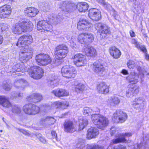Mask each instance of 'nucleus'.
Here are the masks:
<instances>
[{"instance_id":"obj_60","label":"nucleus","mask_w":149,"mask_h":149,"mask_svg":"<svg viewBox=\"0 0 149 149\" xmlns=\"http://www.w3.org/2000/svg\"><path fill=\"white\" fill-rule=\"evenodd\" d=\"M122 73L124 75H127L128 74V72L125 69H123L122 70Z\"/></svg>"},{"instance_id":"obj_2","label":"nucleus","mask_w":149,"mask_h":149,"mask_svg":"<svg viewBox=\"0 0 149 149\" xmlns=\"http://www.w3.org/2000/svg\"><path fill=\"white\" fill-rule=\"evenodd\" d=\"M62 19L61 17L58 16L56 18L53 17V19H50L48 20H42L39 21L37 24V28L38 30L41 32L45 31H49L52 29V26L51 24L53 22H59Z\"/></svg>"},{"instance_id":"obj_38","label":"nucleus","mask_w":149,"mask_h":149,"mask_svg":"<svg viewBox=\"0 0 149 149\" xmlns=\"http://www.w3.org/2000/svg\"><path fill=\"white\" fill-rule=\"evenodd\" d=\"M1 86L4 90L7 91L11 89L12 85L10 82H4L2 83Z\"/></svg>"},{"instance_id":"obj_20","label":"nucleus","mask_w":149,"mask_h":149,"mask_svg":"<svg viewBox=\"0 0 149 149\" xmlns=\"http://www.w3.org/2000/svg\"><path fill=\"white\" fill-rule=\"evenodd\" d=\"M64 130L67 132H73L75 130L73 122L70 120L65 121L64 123Z\"/></svg>"},{"instance_id":"obj_5","label":"nucleus","mask_w":149,"mask_h":149,"mask_svg":"<svg viewBox=\"0 0 149 149\" xmlns=\"http://www.w3.org/2000/svg\"><path fill=\"white\" fill-rule=\"evenodd\" d=\"M61 72L63 76L68 79L74 78L77 74L76 69L70 65L63 66L61 69Z\"/></svg>"},{"instance_id":"obj_59","label":"nucleus","mask_w":149,"mask_h":149,"mask_svg":"<svg viewBox=\"0 0 149 149\" xmlns=\"http://www.w3.org/2000/svg\"><path fill=\"white\" fill-rule=\"evenodd\" d=\"M130 36L132 37H134L135 36V33L132 30L130 31Z\"/></svg>"},{"instance_id":"obj_12","label":"nucleus","mask_w":149,"mask_h":149,"mask_svg":"<svg viewBox=\"0 0 149 149\" xmlns=\"http://www.w3.org/2000/svg\"><path fill=\"white\" fill-rule=\"evenodd\" d=\"M127 118V116L126 113L120 110H118L113 114L112 120L115 123H122L124 122Z\"/></svg>"},{"instance_id":"obj_50","label":"nucleus","mask_w":149,"mask_h":149,"mask_svg":"<svg viewBox=\"0 0 149 149\" xmlns=\"http://www.w3.org/2000/svg\"><path fill=\"white\" fill-rule=\"evenodd\" d=\"M40 134H39L37 137L39 138V140L42 143H45L46 142V140L43 137L41 136Z\"/></svg>"},{"instance_id":"obj_34","label":"nucleus","mask_w":149,"mask_h":149,"mask_svg":"<svg viewBox=\"0 0 149 149\" xmlns=\"http://www.w3.org/2000/svg\"><path fill=\"white\" fill-rule=\"evenodd\" d=\"M21 107L17 105H13L12 107V113H9L10 116L11 117L13 116V114H18L21 112Z\"/></svg>"},{"instance_id":"obj_54","label":"nucleus","mask_w":149,"mask_h":149,"mask_svg":"<svg viewBox=\"0 0 149 149\" xmlns=\"http://www.w3.org/2000/svg\"><path fill=\"white\" fill-rule=\"evenodd\" d=\"M139 48L143 52L146 53L147 52V50L145 47L144 46H141L139 47Z\"/></svg>"},{"instance_id":"obj_53","label":"nucleus","mask_w":149,"mask_h":149,"mask_svg":"<svg viewBox=\"0 0 149 149\" xmlns=\"http://www.w3.org/2000/svg\"><path fill=\"white\" fill-rule=\"evenodd\" d=\"M111 134L112 136L116 132V129L114 127H112L111 129Z\"/></svg>"},{"instance_id":"obj_39","label":"nucleus","mask_w":149,"mask_h":149,"mask_svg":"<svg viewBox=\"0 0 149 149\" xmlns=\"http://www.w3.org/2000/svg\"><path fill=\"white\" fill-rule=\"evenodd\" d=\"M22 96V94L21 93L13 92L11 93V98L16 100H18L21 98Z\"/></svg>"},{"instance_id":"obj_18","label":"nucleus","mask_w":149,"mask_h":149,"mask_svg":"<svg viewBox=\"0 0 149 149\" xmlns=\"http://www.w3.org/2000/svg\"><path fill=\"white\" fill-rule=\"evenodd\" d=\"M139 87L136 85H129L127 88L126 95L128 97H131L138 93Z\"/></svg>"},{"instance_id":"obj_29","label":"nucleus","mask_w":149,"mask_h":149,"mask_svg":"<svg viewBox=\"0 0 149 149\" xmlns=\"http://www.w3.org/2000/svg\"><path fill=\"white\" fill-rule=\"evenodd\" d=\"M120 102L119 97L116 96L111 97L108 101V103L111 106L116 107L118 105Z\"/></svg>"},{"instance_id":"obj_58","label":"nucleus","mask_w":149,"mask_h":149,"mask_svg":"<svg viewBox=\"0 0 149 149\" xmlns=\"http://www.w3.org/2000/svg\"><path fill=\"white\" fill-rule=\"evenodd\" d=\"M51 134L54 138H56L57 135L56 132L54 131H52L51 132Z\"/></svg>"},{"instance_id":"obj_42","label":"nucleus","mask_w":149,"mask_h":149,"mask_svg":"<svg viewBox=\"0 0 149 149\" xmlns=\"http://www.w3.org/2000/svg\"><path fill=\"white\" fill-rule=\"evenodd\" d=\"M134 102L136 103H138L140 105L143 104V105H145L146 104V102L144 101V100L142 97H139L136 98L134 100Z\"/></svg>"},{"instance_id":"obj_51","label":"nucleus","mask_w":149,"mask_h":149,"mask_svg":"<svg viewBox=\"0 0 149 149\" xmlns=\"http://www.w3.org/2000/svg\"><path fill=\"white\" fill-rule=\"evenodd\" d=\"M61 102H56L54 103V105L56 108H61Z\"/></svg>"},{"instance_id":"obj_19","label":"nucleus","mask_w":149,"mask_h":149,"mask_svg":"<svg viewBox=\"0 0 149 149\" xmlns=\"http://www.w3.org/2000/svg\"><path fill=\"white\" fill-rule=\"evenodd\" d=\"M88 15L91 19L95 21L99 20L101 17L100 12L95 8H92L89 10Z\"/></svg>"},{"instance_id":"obj_55","label":"nucleus","mask_w":149,"mask_h":149,"mask_svg":"<svg viewBox=\"0 0 149 149\" xmlns=\"http://www.w3.org/2000/svg\"><path fill=\"white\" fill-rule=\"evenodd\" d=\"M88 149H104L102 147H100L98 146H93L91 147L90 148Z\"/></svg>"},{"instance_id":"obj_11","label":"nucleus","mask_w":149,"mask_h":149,"mask_svg":"<svg viewBox=\"0 0 149 149\" xmlns=\"http://www.w3.org/2000/svg\"><path fill=\"white\" fill-rule=\"evenodd\" d=\"M74 64L77 67L84 66L87 63L85 56L80 53L76 54L72 57Z\"/></svg>"},{"instance_id":"obj_45","label":"nucleus","mask_w":149,"mask_h":149,"mask_svg":"<svg viewBox=\"0 0 149 149\" xmlns=\"http://www.w3.org/2000/svg\"><path fill=\"white\" fill-rule=\"evenodd\" d=\"M12 104L9 101L8 98L7 100L6 101H5V103L3 104V107H4L8 108L11 107Z\"/></svg>"},{"instance_id":"obj_13","label":"nucleus","mask_w":149,"mask_h":149,"mask_svg":"<svg viewBox=\"0 0 149 149\" xmlns=\"http://www.w3.org/2000/svg\"><path fill=\"white\" fill-rule=\"evenodd\" d=\"M97 29L100 33L101 38H103L111 33L109 28L105 24L101 23L97 24Z\"/></svg>"},{"instance_id":"obj_41","label":"nucleus","mask_w":149,"mask_h":149,"mask_svg":"<svg viewBox=\"0 0 149 149\" xmlns=\"http://www.w3.org/2000/svg\"><path fill=\"white\" fill-rule=\"evenodd\" d=\"M92 112V109L89 107H85L83 108V113L86 116L91 115Z\"/></svg>"},{"instance_id":"obj_61","label":"nucleus","mask_w":149,"mask_h":149,"mask_svg":"<svg viewBox=\"0 0 149 149\" xmlns=\"http://www.w3.org/2000/svg\"><path fill=\"white\" fill-rule=\"evenodd\" d=\"M3 40V37L1 35H0V44H1Z\"/></svg>"},{"instance_id":"obj_52","label":"nucleus","mask_w":149,"mask_h":149,"mask_svg":"<svg viewBox=\"0 0 149 149\" xmlns=\"http://www.w3.org/2000/svg\"><path fill=\"white\" fill-rule=\"evenodd\" d=\"M112 149H126V148L125 147L123 146L120 145L118 146H115Z\"/></svg>"},{"instance_id":"obj_31","label":"nucleus","mask_w":149,"mask_h":149,"mask_svg":"<svg viewBox=\"0 0 149 149\" xmlns=\"http://www.w3.org/2000/svg\"><path fill=\"white\" fill-rule=\"evenodd\" d=\"M56 121V119L53 117L51 116H47L43 118L40 120L41 122L42 123L49 125L54 124Z\"/></svg>"},{"instance_id":"obj_40","label":"nucleus","mask_w":149,"mask_h":149,"mask_svg":"<svg viewBox=\"0 0 149 149\" xmlns=\"http://www.w3.org/2000/svg\"><path fill=\"white\" fill-rule=\"evenodd\" d=\"M85 87V86L84 84L81 83H79L75 86V91L78 93H80L84 90Z\"/></svg>"},{"instance_id":"obj_44","label":"nucleus","mask_w":149,"mask_h":149,"mask_svg":"<svg viewBox=\"0 0 149 149\" xmlns=\"http://www.w3.org/2000/svg\"><path fill=\"white\" fill-rule=\"evenodd\" d=\"M8 28V26L6 23L0 24V29L2 31H5Z\"/></svg>"},{"instance_id":"obj_46","label":"nucleus","mask_w":149,"mask_h":149,"mask_svg":"<svg viewBox=\"0 0 149 149\" xmlns=\"http://www.w3.org/2000/svg\"><path fill=\"white\" fill-rule=\"evenodd\" d=\"M8 98L5 96H0V104L3 106V104L5 103Z\"/></svg>"},{"instance_id":"obj_49","label":"nucleus","mask_w":149,"mask_h":149,"mask_svg":"<svg viewBox=\"0 0 149 149\" xmlns=\"http://www.w3.org/2000/svg\"><path fill=\"white\" fill-rule=\"evenodd\" d=\"M69 106L68 103L67 102H61V108L62 109H66Z\"/></svg>"},{"instance_id":"obj_8","label":"nucleus","mask_w":149,"mask_h":149,"mask_svg":"<svg viewBox=\"0 0 149 149\" xmlns=\"http://www.w3.org/2000/svg\"><path fill=\"white\" fill-rule=\"evenodd\" d=\"M24 112L29 115H35L40 111L39 107L32 104H28L24 105L23 107Z\"/></svg>"},{"instance_id":"obj_36","label":"nucleus","mask_w":149,"mask_h":149,"mask_svg":"<svg viewBox=\"0 0 149 149\" xmlns=\"http://www.w3.org/2000/svg\"><path fill=\"white\" fill-rule=\"evenodd\" d=\"M79 122V129L80 130H83L88 124V120L85 117L80 119Z\"/></svg>"},{"instance_id":"obj_63","label":"nucleus","mask_w":149,"mask_h":149,"mask_svg":"<svg viewBox=\"0 0 149 149\" xmlns=\"http://www.w3.org/2000/svg\"><path fill=\"white\" fill-rule=\"evenodd\" d=\"M143 75H149V73H148L146 71L143 73Z\"/></svg>"},{"instance_id":"obj_16","label":"nucleus","mask_w":149,"mask_h":149,"mask_svg":"<svg viewBox=\"0 0 149 149\" xmlns=\"http://www.w3.org/2000/svg\"><path fill=\"white\" fill-rule=\"evenodd\" d=\"M93 67V71L98 74H102L105 70L103 63L99 61H97L94 63Z\"/></svg>"},{"instance_id":"obj_43","label":"nucleus","mask_w":149,"mask_h":149,"mask_svg":"<svg viewBox=\"0 0 149 149\" xmlns=\"http://www.w3.org/2000/svg\"><path fill=\"white\" fill-rule=\"evenodd\" d=\"M132 105L133 107L138 111H141L142 109H143L144 106L143 105V104L140 105L139 104H138V103H136L134 102Z\"/></svg>"},{"instance_id":"obj_48","label":"nucleus","mask_w":149,"mask_h":149,"mask_svg":"<svg viewBox=\"0 0 149 149\" xmlns=\"http://www.w3.org/2000/svg\"><path fill=\"white\" fill-rule=\"evenodd\" d=\"M131 42L132 44H134L137 48H138L139 47V45L138 42L135 39H132L131 40Z\"/></svg>"},{"instance_id":"obj_33","label":"nucleus","mask_w":149,"mask_h":149,"mask_svg":"<svg viewBox=\"0 0 149 149\" xmlns=\"http://www.w3.org/2000/svg\"><path fill=\"white\" fill-rule=\"evenodd\" d=\"M88 4L86 2H81L77 5V8L81 12H85L88 8Z\"/></svg>"},{"instance_id":"obj_28","label":"nucleus","mask_w":149,"mask_h":149,"mask_svg":"<svg viewBox=\"0 0 149 149\" xmlns=\"http://www.w3.org/2000/svg\"><path fill=\"white\" fill-rule=\"evenodd\" d=\"M110 53L114 58H119L121 55V52L120 51L115 47H112L109 49Z\"/></svg>"},{"instance_id":"obj_64","label":"nucleus","mask_w":149,"mask_h":149,"mask_svg":"<svg viewBox=\"0 0 149 149\" xmlns=\"http://www.w3.org/2000/svg\"><path fill=\"white\" fill-rule=\"evenodd\" d=\"M137 148L136 149H139V145H137ZM134 149H135V148H134Z\"/></svg>"},{"instance_id":"obj_56","label":"nucleus","mask_w":149,"mask_h":149,"mask_svg":"<svg viewBox=\"0 0 149 149\" xmlns=\"http://www.w3.org/2000/svg\"><path fill=\"white\" fill-rule=\"evenodd\" d=\"M84 146V143L83 142L79 143H77L76 145L77 148H81Z\"/></svg>"},{"instance_id":"obj_23","label":"nucleus","mask_w":149,"mask_h":149,"mask_svg":"<svg viewBox=\"0 0 149 149\" xmlns=\"http://www.w3.org/2000/svg\"><path fill=\"white\" fill-rule=\"evenodd\" d=\"M39 11L38 10L34 7H28L24 10L25 15L27 16L33 17L37 14Z\"/></svg>"},{"instance_id":"obj_1","label":"nucleus","mask_w":149,"mask_h":149,"mask_svg":"<svg viewBox=\"0 0 149 149\" xmlns=\"http://www.w3.org/2000/svg\"><path fill=\"white\" fill-rule=\"evenodd\" d=\"M33 28L32 23L28 20H24L16 23L12 28L13 32L15 34L19 35L23 32L32 31Z\"/></svg>"},{"instance_id":"obj_4","label":"nucleus","mask_w":149,"mask_h":149,"mask_svg":"<svg viewBox=\"0 0 149 149\" xmlns=\"http://www.w3.org/2000/svg\"><path fill=\"white\" fill-rule=\"evenodd\" d=\"M68 52V49L66 45H60L55 48V56L57 59L61 60L67 56Z\"/></svg>"},{"instance_id":"obj_47","label":"nucleus","mask_w":149,"mask_h":149,"mask_svg":"<svg viewBox=\"0 0 149 149\" xmlns=\"http://www.w3.org/2000/svg\"><path fill=\"white\" fill-rule=\"evenodd\" d=\"M17 130L19 131L22 133L26 135L29 136L30 135V134L28 131H26V130H24L22 129H17Z\"/></svg>"},{"instance_id":"obj_15","label":"nucleus","mask_w":149,"mask_h":149,"mask_svg":"<svg viewBox=\"0 0 149 149\" xmlns=\"http://www.w3.org/2000/svg\"><path fill=\"white\" fill-rule=\"evenodd\" d=\"M132 134L130 132L126 133L124 134H118L117 138L112 140L110 146L113 144H116L120 142H124L127 141L125 137H129L132 136Z\"/></svg>"},{"instance_id":"obj_3","label":"nucleus","mask_w":149,"mask_h":149,"mask_svg":"<svg viewBox=\"0 0 149 149\" xmlns=\"http://www.w3.org/2000/svg\"><path fill=\"white\" fill-rule=\"evenodd\" d=\"M91 118L93 123L102 130L106 127L109 123L108 118L100 114H92Z\"/></svg>"},{"instance_id":"obj_24","label":"nucleus","mask_w":149,"mask_h":149,"mask_svg":"<svg viewBox=\"0 0 149 149\" xmlns=\"http://www.w3.org/2000/svg\"><path fill=\"white\" fill-rule=\"evenodd\" d=\"M42 96L38 93H33L27 97L29 101L36 103L40 101L42 99Z\"/></svg>"},{"instance_id":"obj_21","label":"nucleus","mask_w":149,"mask_h":149,"mask_svg":"<svg viewBox=\"0 0 149 149\" xmlns=\"http://www.w3.org/2000/svg\"><path fill=\"white\" fill-rule=\"evenodd\" d=\"M98 91L100 93L106 94L109 91V86L104 82H101L97 86Z\"/></svg>"},{"instance_id":"obj_37","label":"nucleus","mask_w":149,"mask_h":149,"mask_svg":"<svg viewBox=\"0 0 149 149\" xmlns=\"http://www.w3.org/2000/svg\"><path fill=\"white\" fill-rule=\"evenodd\" d=\"M26 69H22L21 68V66L19 64H16L14 66H13L12 68V71H10V72L11 73H13L14 72H24V71H26Z\"/></svg>"},{"instance_id":"obj_57","label":"nucleus","mask_w":149,"mask_h":149,"mask_svg":"<svg viewBox=\"0 0 149 149\" xmlns=\"http://www.w3.org/2000/svg\"><path fill=\"white\" fill-rule=\"evenodd\" d=\"M96 1L100 4L104 6L106 5V3L104 0H96Z\"/></svg>"},{"instance_id":"obj_22","label":"nucleus","mask_w":149,"mask_h":149,"mask_svg":"<svg viewBox=\"0 0 149 149\" xmlns=\"http://www.w3.org/2000/svg\"><path fill=\"white\" fill-rule=\"evenodd\" d=\"M99 131L97 128L95 127H91L87 131L86 138L89 139L95 138L98 134Z\"/></svg>"},{"instance_id":"obj_30","label":"nucleus","mask_w":149,"mask_h":149,"mask_svg":"<svg viewBox=\"0 0 149 149\" xmlns=\"http://www.w3.org/2000/svg\"><path fill=\"white\" fill-rule=\"evenodd\" d=\"M86 55L88 56H95L97 54L96 49L92 47L88 46L85 49Z\"/></svg>"},{"instance_id":"obj_14","label":"nucleus","mask_w":149,"mask_h":149,"mask_svg":"<svg viewBox=\"0 0 149 149\" xmlns=\"http://www.w3.org/2000/svg\"><path fill=\"white\" fill-rule=\"evenodd\" d=\"M92 26V24L88 20L82 19H80L78 22L77 28L79 30H86Z\"/></svg>"},{"instance_id":"obj_9","label":"nucleus","mask_w":149,"mask_h":149,"mask_svg":"<svg viewBox=\"0 0 149 149\" xmlns=\"http://www.w3.org/2000/svg\"><path fill=\"white\" fill-rule=\"evenodd\" d=\"M94 38V36L92 33H84L79 36L78 40L81 44H87L89 42H93Z\"/></svg>"},{"instance_id":"obj_62","label":"nucleus","mask_w":149,"mask_h":149,"mask_svg":"<svg viewBox=\"0 0 149 149\" xmlns=\"http://www.w3.org/2000/svg\"><path fill=\"white\" fill-rule=\"evenodd\" d=\"M145 57H146V59L147 60L149 59V55L147 54V52L146 53H145Z\"/></svg>"},{"instance_id":"obj_27","label":"nucleus","mask_w":149,"mask_h":149,"mask_svg":"<svg viewBox=\"0 0 149 149\" xmlns=\"http://www.w3.org/2000/svg\"><path fill=\"white\" fill-rule=\"evenodd\" d=\"M20 60L22 62H25L31 58L32 54L28 52H22L20 54Z\"/></svg>"},{"instance_id":"obj_10","label":"nucleus","mask_w":149,"mask_h":149,"mask_svg":"<svg viewBox=\"0 0 149 149\" xmlns=\"http://www.w3.org/2000/svg\"><path fill=\"white\" fill-rule=\"evenodd\" d=\"M29 71L30 76L35 79H39L41 78L44 73L43 69L37 66L32 67Z\"/></svg>"},{"instance_id":"obj_17","label":"nucleus","mask_w":149,"mask_h":149,"mask_svg":"<svg viewBox=\"0 0 149 149\" xmlns=\"http://www.w3.org/2000/svg\"><path fill=\"white\" fill-rule=\"evenodd\" d=\"M11 8L10 6L5 5L0 7V18L7 17L11 14Z\"/></svg>"},{"instance_id":"obj_25","label":"nucleus","mask_w":149,"mask_h":149,"mask_svg":"<svg viewBox=\"0 0 149 149\" xmlns=\"http://www.w3.org/2000/svg\"><path fill=\"white\" fill-rule=\"evenodd\" d=\"M139 78L138 74L135 72H132L127 77L126 79L127 81L132 84H135L138 81Z\"/></svg>"},{"instance_id":"obj_35","label":"nucleus","mask_w":149,"mask_h":149,"mask_svg":"<svg viewBox=\"0 0 149 149\" xmlns=\"http://www.w3.org/2000/svg\"><path fill=\"white\" fill-rule=\"evenodd\" d=\"M26 83V81L23 79H17L15 81L14 86L16 88H24Z\"/></svg>"},{"instance_id":"obj_26","label":"nucleus","mask_w":149,"mask_h":149,"mask_svg":"<svg viewBox=\"0 0 149 149\" xmlns=\"http://www.w3.org/2000/svg\"><path fill=\"white\" fill-rule=\"evenodd\" d=\"M52 93L55 96L58 97L67 96L69 95V93L66 90L63 89H58L54 90Z\"/></svg>"},{"instance_id":"obj_7","label":"nucleus","mask_w":149,"mask_h":149,"mask_svg":"<svg viewBox=\"0 0 149 149\" xmlns=\"http://www.w3.org/2000/svg\"><path fill=\"white\" fill-rule=\"evenodd\" d=\"M32 41L33 38L31 36L23 35L19 38L16 45L19 47H25L24 48H27V46L30 45Z\"/></svg>"},{"instance_id":"obj_6","label":"nucleus","mask_w":149,"mask_h":149,"mask_svg":"<svg viewBox=\"0 0 149 149\" xmlns=\"http://www.w3.org/2000/svg\"><path fill=\"white\" fill-rule=\"evenodd\" d=\"M36 60L38 64L42 66H45L50 64L52 59L48 54H40L37 55L36 56Z\"/></svg>"},{"instance_id":"obj_32","label":"nucleus","mask_w":149,"mask_h":149,"mask_svg":"<svg viewBox=\"0 0 149 149\" xmlns=\"http://www.w3.org/2000/svg\"><path fill=\"white\" fill-rule=\"evenodd\" d=\"M139 62L135 63L134 61L131 60H129L127 63L128 67L130 69H133L135 68H137L138 71L140 72L141 69V67L139 65Z\"/></svg>"}]
</instances>
